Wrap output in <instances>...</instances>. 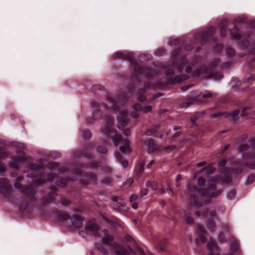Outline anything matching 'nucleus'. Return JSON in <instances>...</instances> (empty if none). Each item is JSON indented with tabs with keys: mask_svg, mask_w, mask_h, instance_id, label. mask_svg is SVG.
<instances>
[{
	"mask_svg": "<svg viewBox=\"0 0 255 255\" xmlns=\"http://www.w3.org/2000/svg\"><path fill=\"white\" fill-rule=\"evenodd\" d=\"M222 192V190L216 189V183L214 181L209 184L208 191L200 189L196 185L189 184L187 198L193 207L202 211L204 207L206 206L208 203L210 202V200L208 199L202 200L200 197L208 196L213 198L220 195Z\"/></svg>",
	"mask_w": 255,
	"mask_h": 255,
	"instance_id": "f257e3e1",
	"label": "nucleus"
},
{
	"mask_svg": "<svg viewBox=\"0 0 255 255\" xmlns=\"http://www.w3.org/2000/svg\"><path fill=\"white\" fill-rule=\"evenodd\" d=\"M99 166V162L92 161L89 163H84L79 167H75L72 169V173L74 174L72 180L78 181L81 184H94L97 181L96 175L94 173L87 174L85 171L90 167H96Z\"/></svg>",
	"mask_w": 255,
	"mask_h": 255,
	"instance_id": "f03ea898",
	"label": "nucleus"
},
{
	"mask_svg": "<svg viewBox=\"0 0 255 255\" xmlns=\"http://www.w3.org/2000/svg\"><path fill=\"white\" fill-rule=\"evenodd\" d=\"M143 72L141 74L139 75V79H140V76L145 74L146 79L148 81L147 83L144 86V87L142 88L137 93V98L138 101L141 102H143L146 101V97L145 95L146 90L147 89L149 88H155L158 84H159L160 82L158 81V77L157 76L156 74L159 72V70H158L156 73L154 71L149 69L147 67H144L143 69ZM130 80L134 81V82H140V79L139 81H135L134 80Z\"/></svg>",
	"mask_w": 255,
	"mask_h": 255,
	"instance_id": "7ed1b4c3",
	"label": "nucleus"
},
{
	"mask_svg": "<svg viewBox=\"0 0 255 255\" xmlns=\"http://www.w3.org/2000/svg\"><path fill=\"white\" fill-rule=\"evenodd\" d=\"M113 59H125L129 61L132 64V72L130 73L131 79L135 81H139V75L143 72L144 67H141L136 63V59L134 53L129 52L125 54L123 52L119 51L116 52L112 57Z\"/></svg>",
	"mask_w": 255,
	"mask_h": 255,
	"instance_id": "20e7f679",
	"label": "nucleus"
},
{
	"mask_svg": "<svg viewBox=\"0 0 255 255\" xmlns=\"http://www.w3.org/2000/svg\"><path fill=\"white\" fill-rule=\"evenodd\" d=\"M41 169L42 166L39 164L31 163L27 166L28 173L26 176L29 178H34L32 182L37 187L45 182V179L42 177L44 175V172Z\"/></svg>",
	"mask_w": 255,
	"mask_h": 255,
	"instance_id": "39448f33",
	"label": "nucleus"
},
{
	"mask_svg": "<svg viewBox=\"0 0 255 255\" xmlns=\"http://www.w3.org/2000/svg\"><path fill=\"white\" fill-rule=\"evenodd\" d=\"M127 102L126 96L119 94L115 97L108 96L106 103L101 105L106 109L119 111L124 107Z\"/></svg>",
	"mask_w": 255,
	"mask_h": 255,
	"instance_id": "423d86ee",
	"label": "nucleus"
},
{
	"mask_svg": "<svg viewBox=\"0 0 255 255\" xmlns=\"http://www.w3.org/2000/svg\"><path fill=\"white\" fill-rule=\"evenodd\" d=\"M13 185L15 188L19 190L22 193L24 194V195L22 197V199L25 202V207H26L29 203V202L34 201L35 191L33 188L32 186L29 185L26 186L23 185L19 182H14Z\"/></svg>",
	"mask_w": 255,
	"mask_h": 255,
	"instance_id": "0eeeda50",
	"label": "nucleus"
},
{
	"mask_svg": "<svg viewBox=\"0 0 255 255\" xmlns=\"http://www.w3.org/2000/svg\"><path fill=\"white\" fill-rule=\"evenodd\" d=\"M215 31L216 27L211 26L207 30L195 33L194 35V43L200 44L201 45H203L215 34Z\"/></svg>",
	"mask_w": 255,
	"mask_h": 255,
	"instance_id": "6e6552de",
	"label": "nucleus"
},
{
	"mask_svg": "<svg viewBox=\"0 0 255 255\" xmlns=\"http://www.w3.org/2000/svg\"><path fill=\"white\" fill-rule=\"evenodd\" d=\"M172 58L173 60L172 67L176 69L179 73H181L187 64V60L184 56L180 55V49L174 50Z\"/></svg>",
	"mask_w": 255,
	"mask_h": 255,
	"instance_id": "1a4fd4ad",
	"label": "nucleus"
},
{
	"mask_svg": "<svg viewBox=\"0 0 255 255\" xmlns=\"http://www.w3.org/2000/svg\"><path fill=\"white\" fill-rule=\"evenodd\" d=\"M122 116L117 117L118 128L122 130L123 134L126 136H128L130 134V130L128 127V123L127 121V117L128 116V113L126 111L122 112Z\"/></svg>",
	"mask_w": 255,
	"mask_h": 255,
	"instance_id": "9d476101",
	"label": "nucleus"
},
{
	"mask_svg": "<svg viewBox=\"0 0 255 255\" xmlns=\"http://www.w3.org/2000/svg\"><path fill=\"white\" fill-rule=\"evenodd\" d=\"M17 155L13 158V162L9 166L14 169H17L19 167L18 163H25L27 161V158L24 151L19 149L16 151Z\"/></svg>",
	"mask_w": 255,
	"mask_h": 255,
	"instance_id": "9b49d317",
	"label": "nucleus"
},
{
	"mask_svg": "<svg viewBox=\"0 0 255 255\" xmlns=\"http://www.w3.org/2000/svg\"><path fill=\"white\" fill-rule=\"evenodd\" d=\"M132 109L134 111L130 113V116L134 119H136L139 117L138 112L142 111L143 114L150 113L152 111V107L148 106L143 108L139 104H135L132 106Z\"/></svg>",
	"mask_w": 255,
	"mask_h": 255,
	"instance_id": "f8f14e48",
	"label": "nucleus"
},
{
	"mask_svg": "<svg viewBox=\"0 0 255 255\" xmlns=\"http://www.w3.org/2000/svg\"><path fill=\"white\" fill-rule=\"evenodd\" d=\"M185 72L187 74H190L192 77H197L207 73L208 72V68L206 66H203L197 68L193 71L191 66H189L185 68Z\"/></svg>",
	"mask_w": 255,
	"mask_h": 255,
	"instance_id": "ddd939ff",
	"label": "nucleus"
},
{
	"mask_svg": "<svg viewBox=\"0 0 255 255\" xmlns=\"http://www.w3.org/2000/svg\"><path fill=\"white\" fill-rule=\"evenodd\" d=\"M218 247L216 241L210 239L207 244V248L209 251L208 255H220L218 251ZM224 255H234V254L232 253H228Z\"/></svg>",
	"mask_w": 255,
	"mask_h": 255,
	"instance_id": "4468645a",
	"label": "nucleus"
},
{
	"mask_svg": "<svg viewBox=\"0 0 255 255\" xmlns=\"http://www.w3.org/2000/svg\"><path fill=\"white\" fill-rule=\"evenodd\" d=\"M92 147V146L88 144L85 146L82 150H76L73 152L74 156L75 157L79 158L84 155L85 157L88 158H93V156L91 154V150L90 149Z\"/></svg>",
	"mask_w": 255,
	"mask_h": 255,
	"instance_id": "2eb2a0df",
	"label": "nucleus"
},
{
	"mask_svg": "<svg viewBox=\"0 0 255 255\" xmlns=\"http://www.w3.org/2000/svg\"><path fill=\"white\" fill-rule=\"evenodd\" d=\"M113 119L110 117H107L102 129L103 134L104 136H107L110 133L114 132L113 127Z\"/></svg>",
	"mask_w": 255,
	"mask_h": 255,
	"instance_id": "dca6fc26",
	"label": "nucleus"
},
{
	"mask_svg": "<svg viewBox=\"0 0 255 255\" xmlns=\"http://www.w3.org/2000/svg\"><path fill=\"white\" fill-rule=\"evenodd\" d=\"M86 233L91 236L99 235V231L100 230V226L95 223L89 222L85 226Z\"/></svg>",
	"mask_w": 255,
	"mask_h": 255,
	"instance_id": "f3484780",
	"label": "nucleus"
},
{
	"mask_svg": "<svg viewBox=\"0 0 255 255\" xmlns=\"http://www.w3.org/2000/svg\"><path fill=\"white\" fill-rule=\"evenodd\" d=\"M51 192L48 195L44 196L41 200V204L43 206L46 205L47 204L53 201L54 200L55 197L56 196V190L54 187L50 188Z\"/></svg>",
	"mask_w": 255,
	"mask_h": 255,
	"instance_id": "a211bd4d",
	"label": "nucleus"
},
{
	"mask_svg": "<svg viewBox=\"0 0 255 255\" xmlns=\"http://www.w3.org/2000/svg\"><path fill=\"white\" fill-rule=\"evenodd\" d=\"M197 233L198 238L195 240L196 244L199 245L201 243H205L206 242V239L204 229L201 226H198Z\"/></svg>",
	"mask_w": 255,
	"mask_h": 255,
	"instance_id": "6ab92c4d",
	"label": "nucleus"
},
{
	"mask_svg": "<svg viewBox=\"0 0 255 255\" xmlns=\"http://www.w3.org/2000/svg\"><path fill=\"white\" fill-rule=\"evenodd\" d=\"M8 180L5 178H0V194L8 195L9 192V188L7 185Z\"/></svg>",
	"mask_w": 255,
	"mask_h": 255,
	"instance_id": "aec40b11",
	"label": "nucleus"
},
{
	"mask_svg": "<svg viewBox=\"0 0 255 255\" xmlns=\"http://www.w3.org/2000/svg\"><path fill=\"white\" fill-rule=\"evenodd\" d=\"M112 247L116 249L115 253L117 255H127V250L125 248L122 246L120 244L114 243L112 245Z\"/></svg>",
	"mask_w": 255,
	"mask_h": 255,
	"instance_id": "412c9836",
	"label": "nucleus"
},
{
	"mask_svg": "<svg viewBox=\"0 0 255 255\" xmlns=\"http://www.w3.org/2000/svg\"><path fill=\"white\" fill-rule=\"evenodd\" d=\"M53 213L55 217L59 221H64L70 218V216L68 214L60 211H53Z\"/></svg>",
	"mask_w": 255,
	"mask_h": 255,
	"instance_id": "4be33fe9",
	"label": "nucleus"
},
{
	"mask_svg": "<svg viewBox=\"0 0 255 255\" xmlns=\"http://www.w3.org/2000/svg\"><path fill=\"white\" fill-rule=\"evenodd\" d=\"M229 21L226 18H223L220 23V34L222 37H225L227 34V27Z\"/></svg>",
	"mask_w": 255,
	"mask_h": 255,
	"instance_id": "5701e85b",
	"label": "nucleus"
},
{
	"mask_svg": "<svg viewBox=\"0 0 255 255\" xmlns=\"http://www.w3.org/2000/svg\"><path fill=\"white\" fill-rule=\"evenodd\" d=\"M187 76H185L184 78L182 76L176 75L175 77H169L167 80V82L169 84H176V83H180L183 81V80L187 79Z\"/></svg>",
	"mask_w": 255,
	"mask_h": 255,
	"instance_id": "b1692460",
	"label": "nucleus"
},
{
	"mask_svg": "<svg viewBox=\"0 0 255 255\" xmlns=\"http://www.w3.org/2000/svg\"><path fill=\"white\" fill-rule=\"evenodd\" d=\"M71 222L75 228H79L83 226V220L80 216H75L71 218Z\"/></svg>",
	"mask_w": 255,
	"mask_h": 255,
	"instance_id": "393cba45",
	"label": "nucleus"
},
{
	"mask_svg": "<svg viewBox=\"0 0 255 255\" xmlns=\"http://www.w3.org/2000/svg\"><path fill=\"white\" fill-rule=\"evenodd\" d=\"M145 144L147 146V151L149 153L153 152L155 148L156 145L154 142V140L153 139H149L145 141Z\"/></svg>",
	"mask_w": 255,
	"mask_h": 255,
	"instance_id": "a878e982",
	"label": "nucleus"
},
{
	"mask_svg": "<svg viewBox=\"0 0 255 255\" xmlns=\"http://www.w3.org/2000/svg\"><path fill=\"white\" fill-rule=\"evenodd\" d=\"M145 163L143 161H140L136 166L134 170V174L135 177L139 178L141 173L144 171Z\"/></svg>",
	"mask_w": 255,
	"mask_h": 255,
	"instance_id": "bb28decb",
	"label": "nucleus"
},
{
	"mask_svg": "<svg viewBox=\"0 0 255 255\" xmlns=\"http://www.w3.org/2000/svg\"><path fill=\"white\" fill-rule=\"evenodd\" d=\"M240 113V110L236 109L230 113H227L225 116V118L231 117L232 121L233 122H236L239 119L238 115H239Z\"/></svg>",
	"mask_w": 255,
	"mask_h": 255,
	"instance_id": "cd10ccee",
	"label": "nucleus"
},
{
	"mask_svg": "<svg viewBox=\"0 0 255 255\" xmlns=\"http://www.w3.org/2000/svg\"><path fill=\"white\" fill-rule=\"evenodd\" d=\"M69 180L62 176H58L55 181V184L60 187H64L68 183Z\"/></svg>",
	"mask_w": 255,
	"mask_h": 255,
	"instance_id": "c85d7f7f",
	"label": "nucleus"
},
{
	"mask_svg": "<svg viewBox=\"0 0 255 255\" xmlns=\"http://www.w3.org/2000/svg\"><path fill=\"white\" fill-rule=\"evenodd\" d=\"M233 31H232L231 30L229 29L231 36L235 39H240L241 38L240 31L236 25L234 26Z\"/></svg>",
	"mask_w": 255,
	"mask_h": 255,
	"instance_id": "c756f323",
	"label": "nucleus"
},
{
	"mask_svg": "<svg viewBox=\"0 0 255 255\" xmlns=\"http://www.w3.org/2000/svg\"><path fill=\"white\" fill-rule=\"evenodd\" d=\"M206 225L208 230L211 232L213 233L214 231V228L216 226L214 218H208L207 220Z\"/></svg>",
	"mask_w": 255,
	"mask_h": 255,
	"instance_id": "7c9ffc66",
	"label": "nucleus"
},
{
	"mask_svg": "<svg viewBox=\"0 0 255 255\" xmlns=\"http://www.w3.org/2000/svg\"><path fill=\"white\" fill-rule=\"evenodd\" d=\"M81 135L85 141H87L91 136V132L89 130L83 129L81 131Z\"/></svg>",
	"mask_w": 255,
	"mask_h": 255,
	"instance_id": "2f4dec72",
	"label": "nucleus"
},
{
	"mask_svg": "<svg viewBox=\"0 0 255 255\" xmlns=\"http://www.w3.org/2000/svg\"><path fill=\"white\" fill-rule=\"evenodd\" d=\"M223 78V75L220 74L219 73H214L208 74L205 76V78L206 79H211L213 78L216 80H221Z\"/></svg>",
	"mask_w": 255,
	"mask_h": 255,
	"instance_id": "473e14b6",
	"label": "nucleus"
},
{
	"mask_svg": "<svg viewBox=\"0 0 255 255\" xmlns=\"http://www.w3.org/2000/svg\"><path fill=\"white\" fill-rule=\"evenodd\" d=\"M93 117L95 120H101L104 117L103 112L100 109L94 110Z\"/></svg>",
	"mask_w": 255,
	"mask_h": 255,
	"instance_id": "72a5a7b5",
	"label": "nucleus"
},
{
	"mask_svg": "<svg viewBox=\"0 0 255 255\" xmlns=\"http://www.w3.org/2000/svg\"><path fill=\"white\" fill-rule=\"evenodd\" d=\"M114 240V237L113 235L109 234L108 235L104 236L102 241L105 244L110 245V242H113Z\"/></svg>",
	"mask_w": 255,
	"mask_h": 255,
	"instance_id": "f704fd0d",
	"label": "nucleus"
},
{
	"mask_svg": "<svg viewBox=\"0 0 255 255\" xmlns=\"http://www.w3.org/2000/svg\"><path fill=\"white\" fill-rule=\"evenodd\" d=\"M242 160L247 161L250 159L255 158V153H243L242 156Z\"/></svg>",
	"mask_w": 255,
	"mask_h": 255,
	"instance_id": "c9c22d12",
	"label": "nucleus"
},
{
	"mask_svg": "<svg viewBox=\"0 0 255 255\" xmlns=\"http://www.w3.org/2000/svg\"><path fill=\"white\" fill-rule=\"evenodd\" d=\"M168 244V241L165 239H162L158 243L156 248L159 251H163L164 246H166Z\"/></svg>",
	"mask_w": 255,
	"mask_h": 255,
	"instance_id": "e433bc0d",
	"label": "nucleus"
},
{
	"mask_svg": "<svg viewBox=\"0 0 255 255\" xmlns=\"http://www.w3.org/2000/svg\"><path fill=\"white\" fill-rule=\"evenodd\" d=\"M250 148V146L248 144L244 143L241 144L238 146L237 149L240 152H243L248 150Z\"/></svg>",
	"mask_w": 255,
	"mask_h": 255,
	"instance_id": "4c0bfd02",
	"label": "nucleus"
},
{
	"mask_svg": "<svg viewBox=\"0 0 255 255\" xmlns=\"http://www.w3.org/2000/svg\"><path fill=\"white\" fill-rule=\"evenodd\" d=\"M102 171L105 175L109 176L112 172V168L109 165H106L102 166Z\"/></svg>",
	"mask_w": 255,
	"mask_h": 255,
	"instance_id": "58836bf2",
	"label": "nucleus"
},
{
	"mask_svg": "<svg viewBox=\"0 0 255 255\" xmlns=\"http://www.w3.org/2000/svg\"><path fill=\"white\" fill-rule=\"evenodd\" d=\"M235 22L238 23H247L248 22L247 18L245 15H240L238 16L235 20Z\"/></svg>",
	"mask_w": 255,
	"mask_h": 255,
	"instance_id": "ea45409f",
	"label": "nucleus"
},
{
	"mask_svg": "<svg viewBox=\"0 0 255 255\" xmlns=\"http://www.w3.org/2000/svg\"><path fill=\"white\" fill-rule=\"evenodd\" d=\"M184 220L186 224H191L193 223L194 218L192 217L190 213H186L185 215Z\"/></svg>",
	"mask_w": 255,
	"mask_h": 255,
	"instance_id": "a19ab883",
	"label": "nucleus"
},
{
	"mask_svg": "<svg viewBox=\"0 0 255 255\" xmlns=\"http://www.w3.org/2000/svg\"><path fill=\"white\" fill-rule=\"evenodd\" d=\"M255 180V174H251L248 176L247 177L246 183L247 185L250 184L252 183Z\"/></svg>",
	"mask_w": 255,
	"mask_h": 255,
	"instance_id": "79ce46f5",
	"label": "nucleus"
},
{
	"mask_svg": "<svg viewBox=\"0 0 255 255\" xmlns=\"http://www.w3.org/2000/svg\"><path fill=\"white\" fill-rule=\"evenodd\" d=\"M226 53L228 57H231L235 54V51L231 47H228L226 49Z\"/></svg>",
	"mask_w": 255,
	"mask_h": 255,
	"instance_id": "37998d69",
	"label": "nucleus"
},
{
	"mask_svg": "<svg viewBox=\"0 0 255 255\" xmlns=\"http://www.w3.org/2000/svg\"><path fill=\"white\" fill-rule=\"evenodd\" d=\"M101 181L102 183L105 185H109L111 183L112 179L110 176H108L105 178H102Z\"/></svg>",
	"mask_w": 255,
	"mask_h": 255,
	"instance_id": "c03bdc74",
	"label": "nucleus"
},
{
	"mask_svg": "<svg viewBox=\"0 0 255 255\" xmlns=\"http://www.w3.org/2000/svg\"><path fill=\"white\" fill-rule=\"evenodd\" d=\"M240 164L242 168H244V167H248V168L252 169H255V161L251 163H246L245 164H243L241 163H240Z\"/></svg>",
	"mask_w": 255,
	"mask_h": 255,
	"instance_id": "a18cd8bd",
	"label": "nucleus"
},
{
	"mask_svg": "<svg viewBox=\"0 0 255 255\" xmlns=\"http://www.w3.org/2000/svg\"><path fill=\"white\" fill-rule=\"evenodd\" d=\"M121 140V135L120 134H116L115 138H113V141L115 145L117 147Z\"/></svg>",
	"mask_w": 255,
	"mask_h": 255,
	"instance_id": "49530a36",
	"label": "nucleus"
},
{
	"mask_svg": "<svg viewBox=\"0 0 255 255\" xmlns=\"http://www.w3.org/2000/svg\"><path fill=\"white\" fill-rule=\"evenodd\" d=\"M120 150L123 153H125L126 151L128 152L131 151V148L130 146L122 145L120 147Z\"/></svg>",
	"mask_w": 255,
	"mask_h": 255,
	"instance_id": "de8ad7c7",
	"label": "nucleus"
},
{
	"mask_svg": "<svg viewBox=\"0 0 255 255\" xmlns=\"http://www.w3.org/2000/svg\"><path fill=\"white\" fill-rule=\"evenodd\" d=\"M129 249L134 254L136 255H145V254L143 252V251L139 248H137L135 251H133L132 249L129 248Z\"/></svg>",
	"mask_w": 255,
	"mask_h": 255,
	"instance_id": "09e8293b",
	"label": "nucleus"
},
{
	"mask_svg": "<svg viewBox=\"0 0 255 255\" xmlns=\"http://www.w3.org/2000/svg\"><path fill=\"white\" fill-rule=\"evenodd\" d=\"M196 98H197L196 95L194 96V97L193 98H191V99H190L188 102L183 103L182 107H188V106L193 104V102L196 100Z\"/></svg>",
	"mask_w": 255,
	"mask_h": 255,
	"instance_id": "8fccbe9b",
	"label": "nucleus"
},
{
	"mask_svg": "<svg viewBox=\"0 0 255 255\" xmlns=\"http://www.w3.org/2000/svg\"><path fill=\"white\" fill-rule=\"evenodd\" d=\"M59 203L60 204L64 205H67L70 203V201L65 198H61L58 200Z\"/></svg>",
	"mask_w": 255,
	"mask_h": 255,
	"instance_id": "3c124183",
	"label": "nucleus"
},
{
	"mask_svg": "<svg viewBox=\"0 0 255 255\" xmlns=\"http://www.w3.org/2000/svg\"><path fill=\"white\" fill-rule=\"evenodd\" d=\"M97 150L100 153H105L107 152V148L105 146H100L97 148Z\"/></svg>",
	"mask_w": 255,
	"mask_h": 255,
	"instance_id": "603ef678",
	"label": "nucleus"
},
{
	"mask_svg": "<svg viewBox=\"0 0 255 255\" xmlns=\"http://www.w3.org/2000/svg\"><path fill=\"white\" fill-rule=\"evenodd\" d=\"M14 146L17 148H19L20 149H25L26 148V146L24 144H23L22 143L18 142H16L14 144Z\"/></svg>",
	"mask_w": 255,
	"mask_h": 255,
	"instance_id": "864d4df0",
	"label": "nucleus"
},
{
	"mask_svg": "<svg viewBox=\"0 0 255 255\" xmlns=\"http://www.w3.org/2000/svg\"><path fill=\"white\" fill-rule=\"evenodd\" d=\"M231 248L234 251H238L239 249L238 244L235 242L231 243Z\"/></svg>",
	"mask_w": 255,
	"mask_h": 255,
	"instance_id": "5fc2aeb1",
	"label": "nucleus"
},
{
	"mask_svg": "<svg viewBox=\"0 0 255 255\" xmlns=\"http://www.w3.org/2000/svg\"><path fill=\"white\" fill-rule=\"evenodd\" d=\"M220 62V59L219 58H216L210 63V66L213 67H215L219 64Z\"/></svg>",
	"mask_w": 255,
	"mask_h": 255,
	"instance_id": "6e6d98bb",
	"label": "nucleus"
},
{
	"mask_svg": "<svg viewBox=\"0 0 255 255\" xmlns=\"http://www.w3.org/2000/svg\"><path fill=\"white\" fill-rule=\"evenodd\" d=\"M197 183L198 185L200 186H204L205 184V180L204 178L200 177L198 178L197 180Z\"/></svg>",
	"mask_w": 255,
	"mask_h": 255,
	"instance_id": "4d7b16f0",
	"label": "nucleus"
},
{
	"mask_svg": "<svg viewBox=\"0 0 255 255\" xmlns=\"http://www.w3.org/2000/svg\"><path fill=\"white\" fill-rule=\"evenodd\" d=\"M225 114H226L225 112H217V113H214L213 114H212L211 115V117L214 118H217L221 116L224 115Z\"/></svg>",
	"mask_w": 255,
	"mask_h": 255,
	"instance_id": "13d9d810",
	"label": "nucleus"
},
{
	"mask_svg": "<svg viewBox=\"0 0 255 255\" xmlns=\"http://www.w3.org/2000/svg\"><path fill=\"white\" fill-rule=\"evenodd\" d=\"M47 181L49 182H52L55 179V175L53 174H49L46 176Z\"/></svg>",
	"mask_w": 255,
	"mask_h": 255,
	"instance_id": "bf43d9fd",
	"label": "nucleus"
},
{
	"mask_svg": "<svg viewBox=\"0 0 255 255\" xmlns=\"http://www.w3.org/2000/svg\"><path fill=\"white\" fill-rule=\"evenodd\" d=\"M164 73H165V74L167 76H171L172 75L174 74V71L173 70V69L172 68H170V69H168V70H165L164 71Z\"/></svg>",
	"mask_w": 255,
	"mask_h": 255,
	"instance_id": "052dcab7",
	"label": "nucleus"
},
{
	"mask_svg": "<svg viewBox=\"0 0 255 255\" xmlns=\"http://www.w3.org/2000/svg\"><path fill=\"white\" fill-rule=\"evenodd\" d=\"M250 109V107H246L244 108L243 110L242 113H241V116L242 117H246L248 115V114L249 113L248 112V110Z\"/></svg>",
	"mask_w": 255,
	"mask_h": 255,
	"instance_id": "680f3d73",
	"label": "nucleus"
},
{
	"mask_svg": "<svg viewBox=\"0 0 255 255\" xmlns=\"http://www.w3.org/2000/svg\"><path fill=\"white\" fill-rule=\"evenodd\" d=\"M121 142L122 143L124 144L123 145L127 146H130L129 141L127 138L122 139V137H121Z\"/></svg>",
	"mask_w": 255,
	"mask_h": 255,
	"instance_id": "e2e57ef3",
	"label": "nucleus"
},
{
	"mask_svg": "<svg viewBox=\"0 0 255 255\" xmlns=\"http://www.w3.org/2000/svg\"><path fill=\"white\" fill-rule=\"evenodd\" d=\"M8 155L6 151L0 149V159L6 158Z\"/></svg>",
	"mask_w": 255,
	"mask_h": 255,
	"instance_id": "0e129e2a",
	"label": "nucleus"
},
{
	"mask_svg": "<svg viewBox=\"0 0 255 255\" xmlns=\"http://www.w3.org/2000/svg\"><path fill=\"white\" fill-rule=\"evenodd\" d=\"M157 131L155 128H150L146 131V134L148 135H152Z\"/></svg>",
	"mask_w": 255,
	"mask_h": 255,
	"instance_id": "69168bd1",
	"label": "nucleus"
},
{
	"mask_svg": "<svg viewBox=\"0 0 255 255\" xmlns=\"http://www.w3.org/2000/svg\"><path fill=\"white\" fill-rule=\"evenodd\" d=\"M100 251L102 253L103 255H109V252L104 246L102 247Z\"/></svg>",
	"mask_w": 255,
	"mask_h": 255,
	"instance_id": "338daca9",
	"label": "nucleus"
},
{
	"mask_svg": "<svg viewBox=\"0 0 255 255\" xmlns=\"http://www.w3.org/2000/svg\"><path fill=\"white\" fill-rule=\"evenodd\" d=\"M249 141L250 142L251 146L255 148V136L251 137L249 139Z\"/></svg>",
	"mask_w": 255,
	"mask_h": 255,
	"instance_id": "774afa93",
	"label": "nucleus"
}]
</instances>
